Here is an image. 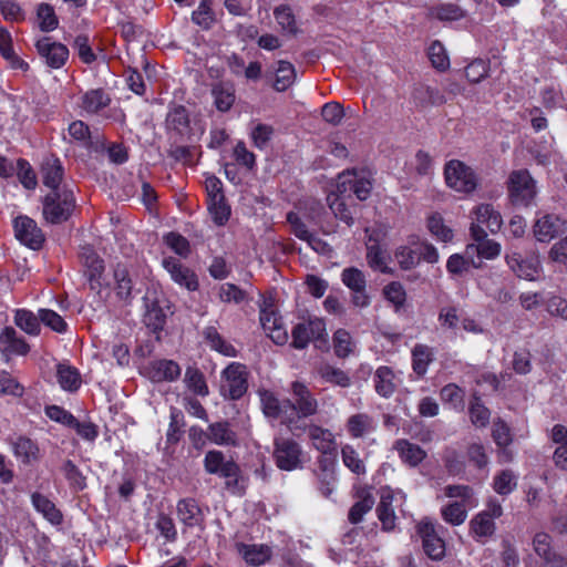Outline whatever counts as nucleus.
Masks as SVG:
<instances>
[{
    "label": "nucleus",
    "instance_id": "f257e3e1",
    "mask_svg": "<svg viewBox=\"0 0 567 567\" xmlns=\"http://www.w3.org/2000/svg\"><path fill=\"white\" fill-rule=\"evenodd\" d=\"M203 466L207 474L217 475L225 480V488L234 495L244 496L248 487V478L243 475L239 464L233 458H226L220 450L206 452Z\"/></svg>",
    "mask_w": 567,
    "mask_h": 567
},
{
    "label": "nucleus",
    "instance_id": "f03ea898",
    "mask_svg": "<svg viewBox=\"0 0 567 567\" xmlns=\"http://www.w3.org/2000/svg\"><path fill=\"white\" fill-rule=\"evenodd\" d=\"M42 217L50 225L66 223L76 208L74 187L64 183L62 188L49 190L42 198Z\"/></svg>",
    "mask_w": 567,
    "mask_h": 567
},
{
    "label": "nucleus",
    "instance_id": "7ed1b4c3",
    "mask_svg": "<svg viewBox=\"0 0 567 567\" xmlns=\"http://www.w3.org/2000/svg\"><path fill=\"white\" fill-rule=\"evenodd\" d=\"M446 185L457 193L471 194L478 185L474 169L458 159H451L444 166Z\"/></svg>",
    "mask_w": 567,
    "mask_h": 567
},
{
    "label": "nucleus",
    "instance_id": "20e7f679",
    "mask_svg": "<svg viewBox=\"0 0 567 567\" xmlns=\"http://www.w3.org/2000/svg\"><path fill=\"white\" fill-rule=\"evenodd\" d=\"M472 224L470 233L473 239H484L487 233L483 227H486L492 234L501 230L503 218L498 210L491 204H480L471 212Z\"/></svg>",
    "mask_w": 567,
    "mask_h": 567
},
{
    "label": "nucleus",
    "instance_id": "39448f33",
    "mask_svg": "<svg viewBox=\"0 0 567 567\" xmlns=\"http://www.w3.org/2000/svg\"><path fill=\"white\" fill-rule=\"evenodd\" d=\"M507 189L512 203L525 207L532 204L537 194L534 178L524 168L513 171L509 174Z\"/></svg>",
    "mask_w": 567,
    "mask_h": 567
},
{
    "label": "nucleus",
    "instance_id": "423d86ee",
    "mask_svg": "<svg viewBox=\"0 0 567 567\" xmlns=\"http://www.w3.org/2000/svg\"><path fill=\"white\" fill-rule=\"evenodd\" d=\"M272 458L280 471L292 472L302 467L301 445L291 437H278L274 441Z\"/></svg>",
    "mask_w": 567,
    "mask_h": 567
},
{
    "label": "nucleus",
    "instance_id": "0eeeda50",
    "mask_svg": "<svg viewBox=\"0 0 567 567\" xmlns=\"http://www.w3.org/2000/svg\"><path fill=\"white\" fill-rule=\"evenodd\" d=\"M291 392L293 401L290 400L292 411L289 412V423H293L297 419L312 416L317 413L318 401L305 383L293 381L291 383Z\"/></svg>",
    "mask_w": 567,
    "mask_h": 567
},
{
    "label": "nucleus",
    "instance_id": "6e6552de",
    "mask_svg": "<svg viewBox=\"0 0 567 567\" xmlns=\"http://www.w3.org/2000/svg\"><path fill=\"white\" fill-rule=\"evenodd\" d=\"M225 383L221 391L230 400L241 399L248 390L246 365L239 362L229 363L221 372Z\"/></svg>",
    "mask_w": 567,
    "mask_h": 567
},
{
    "label": "nucleus",
    "instance_id": "1a4fd4ad",
    "mask_svg": "<svg viewBox=\"0 0 567 567\" xmlns=\"http://www.w3.org/2000/svg\"><path fill=\"white\" fill-rule=\"evenodd\" d=\"M326 336V323L322 319L313 317L307 321L298 322L291 330V348L306 349L313 340H320Z\"/></svg>",
    "mask_w": 567,
    "mask_h": 567
},
{
    "label": "nucleus",
    "instance_id": "9d476101",
    "mask_svg": "<svg viewBox=\"0 0 567 567\" xmlns=\"http://www.w3.org/2000/svg\"><path fill=\"white\" fill-rule=\"evenodd\" d=\"M16 238L23 246L32 250L42 249L45 236L37 221L27 215H19L13 219Z\"/></svg>",
    "mask_w": 567,
    "mask_h": 567
},
{
    "label": "nucleus",
    "instance_id": "9b49d317",
    "mask_svg": "<svg viewBox=\"0 0 567 567\" xmlns=\"http://www.w3.org/2000/svg\"><path fill=\"white\" fill-rule=\"evenodd\" d=\"M167 134L175 141H187L192 136L190 115L186 106L173 104L165 118Z\"/></svg>",
    "mask_w": 567,
    "mask_h": 567
},
{
    "label": "nucleus",
    "instance_id": "f8f14e48",
    "mask_svg": "<svg viewBox=\"0 0 567 567\" xmlns=\"http://www.w3.org/2000/svg\"><path fill=\"white\" fill-rule=\"evenodd\" d=\"M342 284L352 292L351 301L355 307L365 308L371 300L367 292V277L357 267H347L341 271Z\"/></svg>",
    "mask_w": 567,
    "mask_h": 567
},
{
    "label": "nucleus",
    "instance_id": "ddd939ff",
    "mask_svg": "<svg viewBox=\"0 0 567 567\" xmlns=\"http://www.w3.org/2000/svg\"><path fill=\"white\" fill-rule=\"evenodd\" d=\"M34 47L40 58L51 69H61L69 60V49L61 42L53 41L51 37H42L35 41Z\"/></svg>",
    "mask_w": 567,
    "mask_h": 567
},
{
    "label": "nucleus",
    "instance_id": "4468645a",
    "mask_svg": "<svg viewBox=\"0 0 567 567\" xmlns=\"http://www.w3.org/2000/svg\"><path fill=\"white\" fill-rule=\"evenodd\" d=\"M417 533L422 538L425 554L433 560H441L445 556V543L439 534L436 525L427 518L417 524Z\"/></svg>",
    "mask_w": 567,
    "mask_h": 567
},
{
    "label": "nucleus",
    "instance_id": "2eb2a0df",
    "mask_svg": "<svg viewBox=\"0 0 567 567\" xmlns=\"http://www.w3.org/2000/svg\"><path fill=\"white\" fill-rule=\"evenodd\" d=\"M162 266L169 274L171 279L179 287L188 291H196L199 288L196 272L185 266L178 258L173 256L164 257Z\"/></svg>",
    "mask_w": 567,
    "mask_h": 567
},
{
    "label": "nucleus",
    "instance_id": "dca6fc26",
    "mask_svg": "<svg viewBox=\"0 0 567 567\" xmlns=\"http://www.w3.org/2000/svg\"><path fill=\"white\" fill-rule=\"evenodd\" d=\"M10 447L20 466H33L42 458V452L39 443L27 435L21 434L12 439L10 441Z\"/></svg>",
    "mask_w": 567,
    "mask_h": 567
},
{
    "label": "nucleus",
    "instance_id": "f3484780",
    "mask_svg": "<svg viewBox=\"0 0 567 567\" xmlns=\"http://www.w3.org/2000/svg\"><path fill=\"white\" fill-rule=\"evenodd\" d=\"M80 257L84 267V276L90 284V288L92 290H101L105 270L103 258H101L91 246L83 247Z\"/></svg>",
    "mask_w": 567,
    "mask_h": 567
},
{
    "label": "nucleus",
    "instance_id": "a211bd4d",
    "mask_svg": "<svg viewBox=\"0 0 567 567\" xmlns=\"http://www.w3.org/2000/svg\"><path fill=\"white\" fill-rule=\"evenodd\" d=\"M317 463L318 470L315 474L318 480V489L323 497L329 498L337 485V457L319 456Z\"/></svg>",
    "mask_w": 567,
    "mask_h": 567
},
{
    "label": "nucleus",
    "instance_id": "6ab92c4d",
    "mask_svg": "<svg viewBox=\"0 0 567 567\" xmlns=\"http://www.w3.org/2000/svg\"><path fill=\"white\" fill-rule=\"evenodd\" d=\"M259 320L262 329L276 344L284 346L288 342V332L282 324L281 316L276 310L261 308Z\"/></svg>",
    "mask_w": 567,
    "mask_h": 567
},
{
    "label": "nucleus",
    "instance_id": "aec40b11",
    "mask_svg": "<svg viewBox=\"0 0 567 567\" xmlns=\"http://www.w3.org/2000/svg\"><path fill=\"white\" fill-rule=\"evenodd\" d=\"M533 231L538 241L548 243L567 231V221L556 215L547 214L535 221Z\"/></svg>",
    "mask_w": 567,
    "mask_h": 567
},
{
    "label": "nucleus",
    "instance_id": "412c9836",
    "mask_svg": "<svg viewBox=\"0 0 567 567\" xmlns=\"http://www.w3.org/2000/svg\"><path fill=\"white\" fill-rule=\"evenodd\" d=\"M30 501L34 511L52 526H61L63 524L64 516L62 511L47 495L33 492L30 495Z\"/></svg>",
    "mask_w": 567,
    "mask_h": 567
},
{
    "label": "nucleus",
    "instance_id": "4be33fe9",
    "mask_svg": "<svg viewBox=\"0 0 567 567\" xmlns=\"http://www.w3.org/2000/svg\"><path fill=\"white\" fill-rule=\"evenodd\" d=\"M30 344L23 337H19L14 328L7 326L0 332V352L2 355H27Z\"/></svg>",
    "mask_w": 567,
    "mask_h": 567
},
{
    "label": "nucleus",
    "instance_id": "5701e85b",
    "mask_svg": "<svg viewBox=\"0 0 567 567\" xmlns=\"http://www.w3.org/2000/svg\"><path fill=\"white\" fill-rule=\"evenodd\" d=\"M259 395L262 412L267 417L275 420L284 417L289 423V412L292 411L289 399L281 401L269 390H261Z\"/></svg>",
    "mask_w": 567,
    "mask_h": 567
},
{
    "label": "nucleus",
    "instance_id": "b1692460",
    "mask_svg": "<svg viewBox=\"0 0 567 567\" xmlns=\"http://www.w3.org/2000/svg\"><path fill=\"white\" fill-rule=\"evenodd\" d=\"M308 436L312 446L326 457H337V445L330 430L312 424L308 427Z\"/></svg>",
    "mask_w": 567,
    "mask_h": 567
},
{
    "label": "nucleus",
    "instance_id": "393cba45",
    "mask_svg": "<svg viewBox=\"0 0 567 567\" xmlns=\"http://www.w3.org/2000/svg\"><path fill=\"white\" fill-rule=\"evenodd\" d=\"M506 262L517 277L526 280H535L540 268L537 257L522 258L517 252L506 255Z\"/></svg>",
    "mask_w": 567,
    "mask_h": 567
},
{
    "label": "nucleus",
    "instance_id": "a878e982",
    "mask_svg": "<svg viewBox=\"0 0 567 567\" xmlns=\"http://www.w3.org/2000/svg\"><path fill=\"white\" fill-rule=\"evenodd\" d=\"M182 369L179 364L169 359L152 361L148 365V377L155 382H174L179 379Z\"/></svg>",
    "mask_w": 567,
    "mask_h": 567
},
{
    "label": "nucleus",
    "instance_id": "bb28decb",
    "mask_svg": "<svg viewBox=\"0 0 567 567\" xmlns=\"http://www.w3.org/2000/svg\"><path fill=\"white\" fill-rule=\"evenodd\" d=\"M208 441L218 446L237 447L239 439L231 424L224 420L208 425Z\"/></svg>",
    "mask_w": 567,
    "mask_h": 567
},
{
    "label": "nucleus",
    "instance_id": "cd10ccee",
    "mask_svg": "<svg viewBox=\"0 0 567 567\" xmlns=\"http://www.w3.org/2000/svg\"><path fill=\"white\" fill-rule=\"evenodd\" d=\"M41 177L45 187L51 189L62 188L64 166L56 155L47 157L41 164Z\"/></svg>",
    "mask_w": 567,
    "mask_h": 567
},
{
    "label": "nucleus",
    "instance_id": "c85d7f7f",
    "mask_svg": "<svg viewBox=\"0 0 567 567\" xmlns=\"http://www.w3.org/2000/svg\"><path fill=\"white\" fill-rule=\"evenodd\" d=\"M179 520L189 528L202 526L204 514L197 501L192 497L179 499L176 506Z\"/></svg>",
    "mask_w": 567,
    "mask_h": 567
},
{
    "label": "nucleus",
    "instance_id": "c756f323",
    "mask_svg": "<svg viewBox=\"0 0 567 567\" xmlns=\"http://www.w3.org/2000/svg\"><path fill=\"white\" fill-rule=\"evenodd\" d=\"M112 102L111 95L102 87L86 91L81 96V109L90 114H100Z\"/></svg>",
    "mask_w": 567,
    "mask_h": 567
},
{
    "label": "nucleus",
    "instance_id": "7c9ffc66",
    "mask_svg": "<svg viewBox=\"0 0 567 567\" xmlns=\"http://www.w3.org/2000/svg\"><path fill=\"white\" fill-rule=\"evenodd\" d=\"M365 245L369 267L374 271L389 274L390 268L386 262V249L381 246L379 239L371 234Z\"/></svg>",
    "mask_w": 567,
    "mask_h": 567
},
{
    "label": "nucleus",
    "instance_id": "2f4dec72",
    "mask_svg": "<svg viewBox=\"0 0 567 567\" xmlns=\"http://www.w3.org/2000/svg\"><path fill=\"white\" fill-rule=\"evenodd\" d=\"M412 96L415 104L421 107L441 105L446 102L444 94L436 87L424 83H419L414 86Z\"/></svg>",
    "mask_w": 567,
    "mask_h": 567
},
{
    "label": "nucleus",
    "instance_id": "473e14b6",
    "mask_svg": "<svg viewBox=\"0 0 567 567\" xmlns=\"http://www.w3.org/2000/svg\"><path fill=\"white\" fill-rule=\"evenodd\" d=\"M113 277L117 298L123 301H130L132 299L133 281L127 267L122 262H117L113 269Z\"/></svg>",
    "mask_w": 567,
    "mask_h": 567
},
{
    "label": "nucleus",
    "instance_id": "72a5a7b5",
    "mask_svg": "<svg viewBox=\"0 0 567 567\" xmlns=\"http://www.w3.org/2000/svg\"><path fill=\"white\" fill-rule=\"evenodd\" d=\"M214 105L219 112H228L236 100L235 87L230 83H217L212 89Z\"/></svg>",
    "mask_w": 567,
    "mask_h": 567
},
{
    "label": "nucleus",
    "instance_id": "f704fd0d",
    "mask_svg": "<svg viewBox=\"0 0 567 567\" xmlns=\"http://www.w3.org/2000/svg\"><path fill=\"white\" fill-rule=\"evenodd\" d=\"M357 496L358 501L348 513V520L353 525L362 522L363 516L372 509L375 502L373 495L368 489H361Z\"/></svg>",
    "mask_w": 567,
    "mask_h": 567
},
{
    "label": "nucleus",
    "instance_id": "c9c22d12",
    "mask_svg": "<svg viewBox=\"0 0 567 567\" xmlns=\"http://www.w3.org/2000/svg\"><path fill=\"white\" fill-rule=\"evenodd\" d=\"M496 526L494 520L487 518L481 513L476 514L470 522V533L473 538L484 544L495 533Z\"/></svg>",
    "mask_w": 567,
    "mask_h": 567
},
{
    "label": "nucleus",
    "instance_id": "e433bc0d",
    "mask_svg": "<svg viewBox=\"0 0 567 567\" xmlns=\"http://www.w3.org/2000/svg\"><path fill=\"white\" fill-rule=\"evenodd\" d=\"M364 114L374 123L386 122L390 115V104L384 96L374 95L363 101Z\"/></svg>",
    "mask_w": 567,
    "mask_h": 567
},
{
    "label": "nucleus",
    "instance_id": "4c0bfd02",
    "mask_svg": "<svg viewBox=\"0 0 567 567\" xmlns=\"http://www.w3.org/2000/svg\"><path fill=\"white\" fill-rule=\"evenodd\" d=\"M14 323L18 328L29 336H39L41 332V321L39 313L35 315L29 309H17L13 317Z\"/></svg>",
    "mask_w": 567,
    "mask_h": 567
},
{
    "label": "nucleus",
    "instance_id": "58836bf2",
    "mask_svg": "<svg viewBox=\"0 0 567 567\" xmlns=\"http://www.w3.org/2000/svg\"><path fill=\"white\" fill-rule=\"evenodd\" d=\"M296 76L297 74L293 64L286 60H279L272 84L274 90L277 92H285L295 83Z\"/></svg>",
    "mask_w": 567,
    "mask_h": 567
},
{
    "label": "nucleus",
    "instance_id": "ea45409f",
    "mask_svg": "<svg viewBox=\"0 0 567 567\" xmlns=\"http://www.w3.org/2000/svg\"><path fill=\"white\" fill-rule=\"evenodd\" d=\"M374 430L373 419L365 413L351 415L347 421V431L353 439L363 437Z\"/></svg>",
    "mask_w": 567,
    "mask_h": 567
},
{
    "label": "nucleus",
    "instance_id": "a19ab883",
    "mask_svg": "<svg viewBox=\"0 0 567 567\" xmlns=\"http://www.w3.org/2000/svg\"><path fill=\"white\" fill-rule=\"evenodd\" d=\"M394 256L401 269L409 270L415 267L420 262L415 236L409 239L408 245L399 246L395 250Z\"/></svg>",
    "mask_w": 567,
    "mask_h": 567
},
{
    "label": "nucleus",
    "instance_id": "79ce46f5",
    "mask_svg": "<svg viewBox=\"0 0 567 567\" xmlns=\"http://www.w3.org/2000/svg\"><path fill=\"white\" fill-rule=\"evenodd\" d=\"M239 553L243 555L245 561L251 566H261L266 564L271 557L269 547L265 545L258 546L240 544Z\"/></svg>",
    "mask_w": 567,
    "mask_h": 567
},
{
    "label": "nucleus",
    "instance_id": "37998d69",
    "mask_svg": "<svg viewBox=\"0 0 567 567\" xmlns=\"http://www.w3.org/2000/svg\"><path fill=\"white\" fill-rule=\"evenodd\" d=\"M203 334H204L205 340L207 341V343L209 344V347L213 350H215L226 357H236L237 355V351H236L235 347L233 344L228 343L221 337V334L218 332V330L215 327H213V326L206 327L204 329Z\"/></svg>",
    "mask_w": 567,
    "mask_h": 567
},
{
    "label": "nucleus",
    "instance_id": "c03bdc74",
    "mask_svg": "<svg viewBox=\"0 0 567 567\" xmlns=\"http://www.w3.org/2000/svg\"><path fill=\"white\" fill-rule=\"evenodd\" d=\"M207 209L214 224L217 226H225L231 215V208L227 203L226 196L207 199Z\"/></svg>",
    "mask_w": 567,
    "mask_h": 567
},
{
    "label": "nucleus",
    "instance_id": "a18cd8bd",
    "mask_svg": "<svg viewBox=\"0 0 567 567\" xmlns=\"http://www.w3.org/2000/svg\"><path fill=\"white\" fill-rule=\"evenodd\" d=\"M185 425L186 422L184 413L179 409L172 406L169 411L168 429L166 432L167 444L175 445L181 441Z\"/></svg>",
    "mask_w": 567,
    "mask_h": 567
},
{
    "label": "nucleus",
    "instance_id": "49530a36",
    "mask_svg": "<svg viewBox=\"0 0 567 567\" xmlns=\"http://www.w3.org/2000/svg\"><path fill=\"white\" fill-rule=\"evenodd\" d=\"M37 20L42 32H52L59 27V18L54 7L48 2H41L37 7Z\"/></svg>",
    "mask_w": 567,
    "mask_h": 567
},
{
    "label": "nucleus",
    "instance_id": "de8ad7c7",
    "mask_svg": "<svg viewBox=\"0 0 567 567\" xmlns=\"http://www.w3.org/2000/svg\"><path fill=\"white\" fill-rule=\"evenodd\" d=\"M56 378L60 386L68 392H76L81 386V375L76 368L59 364Z\"/></svg>",
    "mask_w": 567,
    "mask_h": 567
},
{
    "label": "nucleus",
    "instance_id": "09e8293b",
    "mask_svg": "<svg viewBox=\"0 0 567 567\" xmlns=\"http://www.w3.org/2000/svg\"><path fill=\"white\" fill-rule=\"evenodd\" d=\"M395 449L402 461L411 466H416L426 456V453L419 445L410 443L406 440L398 441Z\"/></svg>",
    "mask_w": 567,
    "mask_h": 567
},
{
    "label": "nucleus",
    "instance_id": "8fccbe9b",
    "mask_svg": "<svg viewBox=\"0 0 567 567\" xmlns=\"http://www.w3.org/2000/svg\"><path fill=\"white\" fill-rule=\"evenodd\" d=\"M187 389L195 395L207 396L209 394L208 385L204 373L196 367H188L184 379Z\"/></svg>",
    "mask_w": 567,
    "mask_h": 567
},
{
    "label": "nucleus",
    "instance_id": "3c124183",
    "mask_svg": "<svg viewBox=\"0 0 567 567\" xmlns=\"http://www.w3.org/2000/svg\"><path fill=\"white\" fill-rule=\"evenodd\" d=\"M468 414L471 423L476 427H486L489 423L491 411L483 404L481 398L476 393L473 394L470 401Z\"/></svg>",
    "mask_w": 567,
    "mask_h": 567
},
{
    "label": "nucleus",
    "instance_id": "603ef678",
    "mask_svg": "<svg viewBox=\"0 0 567 567\" xmlns=\"http://www.w3.org/2000/svg\"><path fill=\"white\" fill-rule=\"evenodd\" d=\"M433 361V351L426 344H416L412 350V368L419 375L426 373L427 365Z\"/></svg>",
    "mask_w": 567,
    "mask_h": 567
},
{
    "label": "nucleus",
    "instance_id": "864d4df0",
    "mask_svg": "<svg viewBox=\"0 0 567 567\" xmlns=\"http://www.w3.org/2000/svg\"><path fill=\"white\" fill-rule=\"evenodd\" d=\"M430 17L440 21H457L465 17V11L455 3H440L430 9Z\"/></svg>",
    "mask_w": 567,
    "mask_h": 567
},
{
    "label": "nucleus",
    "instance_id": "5fc2aeb1",
    "mask_svg": "<svg viewBox=\"0 0 567 567\" xmlns=\"http://www.w3.org/2000/svg\"><path fill=\"white\" fill-rule=\"evenodd\" d=\"M62 472L71 489L75 492H82L86 488V477L73 461H64L62 465Z\"/></svg>",
    "mask_w": 567,
    "mask_h": 567
},
{
    "label": "nucleus",
    "instance_id": "6e6d98bb",
    "mask_svg": "<svg viewBox=\"0 0 567 567\" xmlns=\"http://www.w3.org/2000/svg\"><path fill=\"white\" fill-rule=\"evenodd\" d=\"M341 187L343 188L341 192L349 190L353 193L359 200H365L370 196L372 184L367 178H360L357 175H353L352 178L343 181L339 185V189Z\"/></svg>",
    "mask_w": 567,
    "mask_h": 567
},
{
    "label": "nucleus",
    "instance_id": "4d7b16f0",
    "mask_svg": "<svg viewBox=\"0 0 567 567\" xmlns=\"http://www.w3.org/2000/svg\"><path fill=\"white\" fill-rule=\"evenodd\" d=\"M144 323L153 332H159L164 329L166 315L157 301H153L147 306V310L144 315Z\"/></svg>",
    "mask_w": 567,
    "mask_h": 567
},
{
    "label": "nucleus",
    "instance_id": "13d9d810",
    "mask_svg": "<svg viewBox=\"0 0 567 567\" xmlns=\"http://www.w3.org/2000/svg\"><path fill=\"white\" fill-rule=\"evenodd\" d=\"M517 486V477L512 470H503L493 481L494 491L499 495L511 494Z\"/></svg>",
    "mask_w": 567,
    "mask_h": 567
},
{
    "label": "nucleus",
    "instance_id": "bf43d9fd",
    "mask_svg": "<svg viewBox=\"0 0 567 567\" xmlns=\"http://www.w3.org/2000/svg\"><path fill=\"white\" fill-rule=\"evenodd\" d=\"M442 518L454 526L461 525L467 517L466 504L453 502L442 507Z\"/></svg>",
    "mask_w": 567,
    "mask_h": 567
},
{
    "label": "nucleus",
    "instance_id": "052dcab7",
    "mask_svg": "<svg viewBox=\"0 0 567 567\" xmlns=\"http://www.w3.org/2000/svg\"><path fill=\"white\" fill-rule=\"evenodd\" d=\"M38 313L40 316L41 323L50 328L52 331L56 333H65L68 331L69 324L54 310L41 308L38 310Z\"/></svg>",
    "mask_w": 567,
    "mask_h": 567
},
{
    "label": "nucleus",
    "instance_id": "680f3d73",
    "mask_svg": "<svg viewBox=\"0 0 567 567\" xmlns=\"http://www.w3.org/2000/svg\"><path fill=\"white\" fill-rule=\"evenodd\" d=\"M444 467L451 475H460L465 471V462L454 447H446L442 456Z\"/></svg>",
    "mask_w": 567,
    "mask_h": 567
},
{
    "label": "nucleus",
    "instance_id": "e2e57ef3",
    "mask_svg": "<svg viewBox=\"0 0 567 567\" xmlns=\"http://www.w3.org/2000/svg\"><path fill=\"white\" fill-rule=\"evenodd\" d=\"M16 168L21 185L29 190L35 189L38 179L31 164L25 158H18Z\"/></svg>",
    "mask_w": 567,
    "mask_h": 567
},
{
    "label": "nucleus",
    "instance_id": "0e129e2a",
    "mask_svg": "<svg viewBox=\"0 0 567 567\" xmlns=\"http://www.w3.org/2000/svg\"><path fill=\"white\" fill-rule=\"evenodd\" d=\"M328 202H329V207L337 219L344 223L349 227H351L354 224V218L352 216V213L341 196H339V195H334L333 197L329 196Z\"/></svg>",
    "mask_w": 567,
    "mask_h": 567
},
{
    "label": "nucleus",
    "instance_id": "69168bd1",
    "mask_svg": "<svg viewBox=\"0 0 567 567\" xmlns=\"http://www.w3.org/2000/svg\"><path fill=\"white\" fill-rule=\"evenodd\" d=\"M427 228L436 239L444 243L451 241L453 238L452 229L444 225L443 217L439 213L429 216Z\"/></svg>",
    "mask_w": 567,
    "mask_h": 567
},
{
    "label": "nucleus",
    "instance_id": "338daca9",
    "mask_svg": "<svg viewBox=\"0 0 567 567\" xmlns=\"http://www.w3.org/2000/svg\"><path fill=\"white\" fill-rule=\"evenodd\" d=\"M427 55L433 68L439 71H445L450 66V59L447 56L444 45L440 41H433L429 49Z\"/></svg>",
    "mask_w": 567,
    "mask_h": 567
},
{
    "label": "nucleus",
    "instance_id": "774afa93",
    "mask_svg": "<svg viewBox=\"0 0 567 567\" xmlns=\"http://www.w3.org/2000/svg\"><path fill=\"white\" fill-rule=\"evenodd\" d=\"M333 350L338 358L344 359L353 351L351 334L344 329H338L333 333Z\"/></svg>",
    "mask_w": 567,
    "mask_h": 567
}]
</instances>
